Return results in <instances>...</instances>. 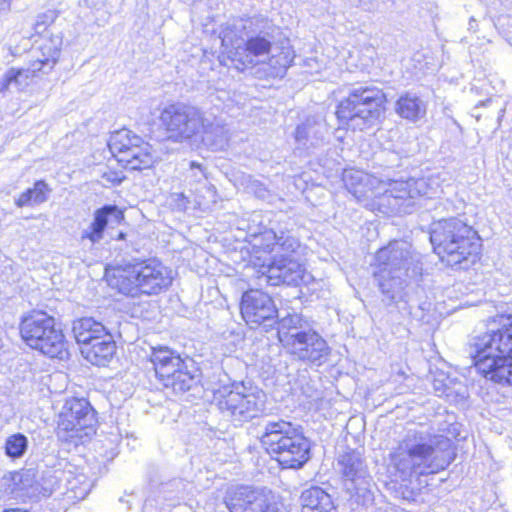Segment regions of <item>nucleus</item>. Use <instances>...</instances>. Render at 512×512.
Masks as SVG:
<instances>
[{"instance_id":"f257e3e1","label":"nucleus","mask_w":512,"mask_h":512,"mask_svg":"<svg viewBox=\"0 0 512 512\" xmlns=\"http://www.w3.org/2000/svg\"><path fill=\"white\" fill-rule=\"evenodd\" d=\"M377 266L373 273L375 282L387 306L404 305L411 316L424 323L433 320L431 301L411 302L409 290L419 282L423 272L422 255L406 241H392L376 253Z\"/></svg>"},{"instance_id":"f03ea898","label":"nucleus","mask_w":512,"mask_h":512,"mask_svg":"<svg viewBox=\"0 0 512 512\" xmlns=\"http://www.w3.org/2000/svg\"><path fill=\"white\" fill-rule=\"evenodd\" d=\"M452 441L435 434L424 425L408 428L390 453V464L405 481L412 474H435L446 469L454 459Z\"/></svg>"},{"instance_id":"7ed1b4c3","label":"nucleus","mask_w":512,"mask_h":512,"mask_svg":"<svg viewBox=\"0 0 512 512\" xmlns=\"http://www.w3.org/2000/svg\"><path fill=\"white\" fill-rule=\"evenodd\" d=\"M497 327L469 343L477 372L501 385H512V314L501 315Z\"/></svg>"},{"instance_id":"20e7f679","label":"nucleus","mask_w":512,"mask_h":512,"mask_svg":"<svg viewBox=\"0 0 512 512\" xmlns=\"http://www.w3.org/2000/svg\"><path fill=\"white\" fill-rule=\"evenodd\" d=\"M430 242L440 259L456 269L467 270L479 259L480 237L471 225L460 218L433 222Z\"/></svg>"},{"instance_id":"39448f33","label":"nucleus","mask_w":512,"mask_h":512,"mask_svg":"<svg viewBox=\"0 0 512 512\" xmlns=\"http://www.w3.org/2000/svg\"><path fill=\"white\" fill-rule=\"evenodd\" d=\"M105 279L109 287L119 293L139 297L158 295L166 291L172 284L171 270L155 258L131 261L108 266L105 269Z\"/></svg>"},{"instance_id":"423d86ee","label":"nucleus","mask_w":512,"mask_h":512,"mask_svg":"<svg viewBox=\"0 0 512 512\" xmlns=\"http://www.w3.org/2000/svg\"><path fill=\"white\" fill-rule=\"evenodd\" d=\"M259 439L282 468L299 469L310 459V442L291 422L267 421Z\"/></svg>"},{"instance_id":"0eeeda50","label":"nucleus","mask_w":512,"mask_h":512,"mask_svg":"<svg viewBox=\"0 0 512 512\" xmlns=\"http://www.w3.org/2000/svg\"><path fill=\"white\" fill-rule=\"evenodd\" d=\"M337 469L341 476V493L345 505L351 511L368 508L374 501L376 484L363 454L347 448L339 453Z\"/></svg>"},{"instance_id":"6e6552de","label":"nucleus","mask_w":512,"mask_h":512,"mask_svg":"<svg viewBox=\"0 0 512 512\" xmlns=\"http://www.w3.org/2000/svg\"><path fill=\"white\" fill-rule=\"evenodd\" d=\"M386 96L376 86L352 87L337 105L340 122L352 130L363 131L380 123L385 110Z\"/></svg>"},{"instance_id":"1a4fd4ad","label":"nucleus","mask_w":512,"mask_h":512,"mask_svg":"<svg viewBox=\"0 0 512 512\" xmlns=\"http://www.w3.org/2000/svg\"><path fill=\"white\" fill-rule=\"evenodd\" d=\"M23 341L32 349L39 350L50 358L63 359L67 354L66 341L61 329L56 328L55 319L43 311H33L20 323Z\"/></svg>"},{"instance_id":"9d476101","label":"nucleus","mask_w":512,"mask_h":512,"mask_svg":"<svg viewBox=\"0 0 512 512\" xmlns=\"http://www.w3.org/2000/svg\"><path fill=\"white\" fill-rule=\"evenodd\" d=\"M155 374L167 393L178 396L197 385L195 375L189 370L188 362L168 347L153 348L150 356Z\"/></svg>"},{"instance_id":"9b49d317","label":"nucleus","mask_w":512,"mask_h":512,"mask_svg":"<svg viewBox=\"0 0 512 512\" xmlns=\"http://www.w3.org/2000/svg\"><path fill=\"white\" fill-rule=\"evenodd\" d=\"M266 395L257 386L233 382L231 389L219 400L222 414L235 425H242L258 417L265 410Z\"/></svg>"},{"instance_id":"f8f14e48","label":"nucleus","mask_w":512,"mask_h":512,"mask_svg":"<svg viewBox=\"0 0 512 512\" xmlns=\"http://www.w3.org/2000/svg\"><path fill=\"white\" fill-rule=\"evenodd\" d=\"M62 43L60 35L45 39L37 51L36 59L28 68H10L5 72L0 83V92L5 93L11 89L22 91L38 72L49 73L59 60Z\"/></svg>"},{"instance_id":"ddd939ff","label":"nucleus","mask_w":512,"mask_h":512,"mask_svg":"<svg viewBox=\"0 0 512 512\" xmlns=\"http://www.w3.org/2000/svg\"><path fill=\"white\" fill-rule=\"evenodd\" d=\"M108 146L117 161L130 170L150 168L156 159L152 146L128 129L112 133Z\"/></svg>"},{"instance_id":"4468645a","label":"nucleus","mask_w":512,"mask_h":512,"mask_svg":"<svg viewBox=\"0 0 512 512\" xmlns=\"http://www.w3.org/2000/svg\"><path fill=\"white\" fill-rule=\"evenodd\" d=\"M441 192V186L435 178H410L405 181L393 180L386 190L385 198L392 210L397 213L409 214L418 198H434Z\"/></svg>"},{"instance_id":"2eb2a0df","label":"nucleus","mask_w":512,"mask_h":512,"mask_svg":"<svg viewBox=\"0 0 512 512\" xmlns=\"http://www.w3.org/2000/svg\"><path fill=\"white\" fill-rule=\"evenodd\" d=\"M159 119L168 138L182 142L200 133L203 112L192 105L175 103L166 106Z\"/></svg>"},{"instance_id":"dca6fc26","label":"nucleus","mask_w":512,"mask_h":512,"mask_svg":"<svg viewBox=\"0 0 512 512\" xmlns=\"http://www.w3.org/2000/svg\"><path fill=\"white\" fill-rule=\"evenodd\" d=\"M224 502L229 512H286L283 502L270 490L251 486L230 488Z\"/></svg>"},{"instance_id":"f3484780","label":"nucleus","mask_w":512,"mask_h":512,"mask_svg":"<svg viewBox=\"0 0 512 512\" xmlns=\"http://www.w3.org/2000/svg\"><path fill=\"white\" fill-rule=\"evenodd\" d=\"M96 412L84 398H72L66 401L59 415L57 432L67 433L70 438H77L84 442L95 433Z\"/></svg>"},{"instance_id":"a211bd4d","label":"nucleus","mask_w":512,"mask_h":512,"mask_svg":"<svg viewBox=\"0 0 512 512\" xmlns=\"http://www.w3.org/2000/svg\"><path fill=\"white\" fill-rule=\"evenodd\" d=\"M240 311L244 321L252 328L264 325L272 327L278 317V310L271 296L259 289L243 293Z\"/></svg>"},{"instance_id":"6ab92c4d","label":"nucleus","mask_w":512,"mask_h":512,"mask_svg":"<svg viewBox=\"0 0 512 512\" xmlns=\"http://www.w3.org/2000/svg\"><path fill=\"white\" fill-rule=\"evenodd\" d=\"M285 349L297 360L315 366L325 363L330 354L327 342L312 327L301 333L295 339V344L287 345Z\"/></svg>"},{"instance_id":"aec40b11","label":"nucleus","mask_w":512,"mask_h":512,"mask_svg":"<svg viewBox=\"0 0 512 512\" xmlns=\"http://www.w3.org/2000/svg\"><path fill=\"white\" fill-rule=\"evenodd\" d=\"M124 221V213L116 205H104L93 213V219L81 231L80 240L83 244L89 242L91 246L99 244L105 236L107 228H113Z\"/></svg>"},{"instance_id":"412c9836","label":"nucleus","mask_w":512,"mask_h":512,"mask_svg":"<svg viewBox=\"0 0 512 512\" xmlns=\"http://www.w3.org/2000/svg\"><path fill=\"white\" fill-rule=\"evenodd\" d=\"M254 246L262 248L263 251L272 254L274 258L295 259L299 241L288 231H275L273 228L261 232L255 237Z\"/></svg>"},{"instance_id":"4be33fe9","label":"nucleus","mask_w":512,"mask_h":512,"mask_svg":"<svg viewBox=\"0 0 512 512\" xmlns=\"http://www.w3.org/2000/svg\"><path fill=\"white\" fill-rule=\"evenodd\" d=\"M273 37L269 32L261 31L247 35L246 40L241 43H232L235 46V60L244 67L255 65L259 62V57L266 56L272 49Z\"/></svg>"},{"instance_id":"5701e85b","label":"nucleus","mask_w":512,"mask_h":512,"mask_svg":"<svg viewBox=\"0 0 512 512\" xmlns=\"http://www.w3.org/2000/svg\"><path fill=\"white\" fill-rule=\"evenodd\" d=\"M305 272L304 266L298 260L278 257L268 267L265 280L270 286H298L304 281Z\"/></svg>"},{"instance_id":"b1692460","label":"nucleus","mask_w":512,"mask_h":512,"mask_svg":"<svg viewBox=\"0 0 512 512\" xmlns=\"http://www.w3.org/2000/svg\"><path fill=\"white\" fill-rule=\"evenodd\" d=\"M35 471L20 470L5 474L0 479V494L9 498L35 499Z\"/></svg>"},{"instance_id":"393cba45","label":"nucleus","mask_w":512,"mask_h":512,"mask_svg":"<svg viewBox=\"0 0 512 512\" xmlns=\"http://www.w3.org/2000/svg\"><path fill=\"white\" fill-rule=\"evenodd\" d=\"M328 137V125L323 118L318 116L308 117L295 129V140L306 147H321L328 142Z\"/></svg>"},{"instance_id":"a878e982","label":"nucleus","mask_w":512,"mask_h":512,"mask_svg":"<svg viewBox=\"0 0 512 512\" xmlns=\"http://www.w3.org/2000/svg\"><path fill=\"white\" fill-rule=\"evenodd\" d=\"M116 351V344L112 334L107 329L101 335L91 339V342L82 346L81 354L93 365L104 366Z\"/></svg>"},{"instance_id":"bb28decb","label":"nucleus","mask_w":512,"mask_h":512,"mask_svg":"<svg viewBox=\"0 0 512 512\" xmlns=\"http://www.w3.org/2000/svg\"><path fill=\"white\" fill-rule=\"evenodd\" d=\"M205 146L213 151L224 149L228 145L229 130L223 121L213 115L203 113L200 133Z\"/></svg>"},{"instance_id":"cd10ccee","label":"nucleus","mask_w":512,"mask_h":512,"mask_svg":"<svg viewBox=\"0 0 512 512\" xmlns=\"http://www.w3.org/2000/svg\"><path fill=\"white\" fill-rule=\"evenodd\" d=\"M275 324H277L278 339L284 348L287 345L295 344V339L311 327L309 321L298 313H287L285 316L278 315Z\"/></svg>"},{"instance_id":"c85d7f7f","label":"nucleus","mask_w":512,"mask_h":512,"mask_svg":"<svg viewBox=\"0 0 512 512\" xmlns=\"http://www.w3.org/2000/svg\"><path fill=\"white\" fill-rule=\"evenodd\" d=\"M302 512H337L330 494L319 486H311L300 496Z\"/></svg>"},{"instance_id":"c756f323","label":"nucleus","mask_w":512,"mask_h":512,"mask_svg":"<svg viewBox=\"0 0 512 512\" xmlns=\"http://www.w3.org/2000/svg\"><path fill=\"white\" fill-rule=\"evenodd\" d=\"M395 111L401 118L416 122L425 116L426 104L415 93L405 92L396 101Z\"/></svg>"},{"instance_id":"7c9ffc66","label":"nucleus","mask_w":512,"mask_h":512,"mask_svg":"<svg viewBox=\"0 0 512 512\" xmlns=\"http://www.w3.org/2000/svg\"><path fill=\"white\" fill-rule=\"evenodd\" d=\"M107 329L108 328H106L101 322H98L91 317L75 320L72 327L74 337L80 347L91 342L92 338L97 335H101V333ZM81 349L82 348H80V350Z\"/></svg>"},{"instance_id":"2f4dec72","label":"nucleus","mask_w":512,"mask_h":512,"mask_svg":"<svg viewBox=\"0 0 512 512\" xmlns=\"http://www.w3.org/2000/svg\"><path fill=\"white\" fill-rule=\"evenodd\" d=\"M275 50L279 51L272 54L269 59V66L273 69L272 74L274 76L283 77L287 69L291 66L295 54L287 40L281 42L280 47H276Z\"/></svg>"},{"instance_id":"473e14b6","label":"nucleus","mask_w":512,"mask_h":512,"mask_svg":"<svg viewBox=\"0 0 512 512\" xmlns=\"http://www.w3.org/2000/svg\"><path fill=\"white\" fill-rule=\"evenodd\" d=\"M49 192L48 185L43 180H39L35 182L32 188L21 193L16 199L15 204L20 208L41 204L47 200Z\"/></svg>"},{"instance_id":"72a5a7b5","label":"nucleus","mask_w":512,"mask_h":512,"mask_svg":"<svg viewBox=\"0 0 512 512\" xmlns=\"http://www.w3.org/2000/svg\"><path fill=\"white\" fill-rule=\"evenodd\" d=\"M64 475L65 472L63 471L47 470L42 475L41 480H39L35 473V488H37V491H35V499L51 496L56 489L60 488L61 476Z\"/></svg>"},{"instance_id":"f704fd0d","label":"nucleus","mask_w":512,"mask_h":512,"mask_svg":"<svg viewBox=\"0 0 512 512\" xmlns=\"http://www.w3.org/2000/svg\"><path fill=\"white\" fill-rule=\"evenodd\" d=\"M28 448V439L24 434L17 433L9 436L5 443V453L12 459L21 458Z\"/></svg>"},{"instance_id":"c9c22d12","label":"nucleus","mask_w":512,"mask_h":512,"mask_svg":"<svg viewBox=\"0 0 512 512\" xmlns=\"http://www.w3.org/2000/svg\"><path fill=\"white\" fill-rule=\"evenodd\" d=\"M186 178L189 180V185L197 191L198 185L206 184V169L201 164L191 161Z\"/></svg>"},{"instance_id":"e433bc0d","label":"nucleus","mask_w":512,"mask_h":512,"mask_svg":"<svg viewBox=\"0 0 512 512\" xmlns=\"http://www.w3.org/2000/svg\"><path fill=\"white\" fill-rule=\"evenodd\" d=\"M191 488V484L183 479H173L164 486L165 491L174 494L178 500H185Z\"/></svg>"},{"instance_id":"4c0bfd02","label":"nucleus","mask_w":512,"mask_h":512,"mask_svg":"<svg viewBox=\"0 0 512 512\" xmlns=\"http://www.w3.org/2000/svg\"><path fill=\"white\" fill-rule=\"evenodd\" d=\"M57 16L58 15L55 10H47L46 12L39 14L33 24L35 34L40 35L45 32L47 28L55 22Z\"/></svg>"},{"instance_id":"58836bf2","label":"nucleus","mask_w":512,"mask_h":512,"mask_svg":"<svg viewBox=\"0 0 512 512\" xmlns=\"http://www.w3.org/2000/svg\"><path fill=\"white\" fill-rule=\"evenodd\" d=\"M363 177L364 175L362 172L350 170L344 172L343 181L346 183L347 186L349 185V181H352L351 185L353 186L354 184H360L363 180Z\"/></svg>"},{"instance_id":"ea45409f","label":"nucleus","mask_w":512,"mask_h":512,"mask_svg":"<svg viewBox=\"0 0 512 512\" xmlns=\"http://www.w3.org/2000/svg\"><path fill=\"white\" fill-rule=\"evenodd\" d=\"M102 178L112 184H120L122 182V178L118 177L116 173H104Z\"/></svg>"},{"instance_id":"a19ab883","label":"nucleus","mask_w":512,"mask_h":512,"mask_svg":"<svg viewBox=\"0 0 512 512\" xmlns=\"http://www.w3.org/2000/svg\"><path fill=\"white\" fill-rule=\"evenodd\" d=\"M12 0H0V12L7 13L10 11Z\"/></svg>"},{"instance_id":"79ce46f5","label":"nucleus","mask_w":512,"mask_h":512,"mask_svg":"<svg viewBox=\"0 0 512 512\" xmlns=\"http://www.w3.org/2000/svg\"><path fill=\"white\" fill-rule=\"evenodd\" d=\"M434 388H435V391L437 392L438 396L446 395V389H445L444 385L439 383V381L436 380L434 382Z\"/></svg>"},{"instance_id":"37998d69","label":"nucleus","mask_w":512,"mask_h":512,"mask_svg":"<svg viewBox=\"0 0 512 512\" xmlns=\"http://www.w3.org/2000/svg\"><path fill=\"white\" fill-rule=\"evenodd\" d=\"M469 30L476 31L477 30V21L471 17L469 21Z\"/></svg>"},{"instance_id":"c03bdc74","label":"nucleus","mask_w":512,"mask_h":512,"mask_svg":"<svg viewBox=\"0 0 512 512\" xmlns=\"http://www.w3.org/2000/svg\"><path fill=\"white\" fill-rule=\"evenodd\" d=\"M112 239H115V240H125L126 239V233L120 231L117 233L116 236H111Z\"/></svg>"},{"instance_id":"a18cd8bd","label":"nucleus","mask_w":512,"mask_h":512,"mask_svg":"<svg viewBox=\"0 0 512 512\" xmlns=\"http://www.w3.org/2000/svg\"><path fill=\"white\" fill-rule=\"evenodd\" d=\"M3 512H29V511L22 510V509H9V510H5Z\"/></svg>"},{"instance_id":"49530a36","label":"nucleus","mask_w":512,"mask_h":512,"mask_svg":"<svg viewBox=\"0 0 512 512\" xmlns=\"http://www.w3.org/2000/svg\"><path fill=\"white\" fill-rule=\"evenodd\" d=\"M227 39H228V35H227V32L224 34L223 38H222V44H225L227 42Z\"/></svg>"}]
</instances>
